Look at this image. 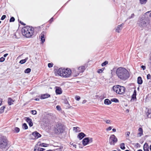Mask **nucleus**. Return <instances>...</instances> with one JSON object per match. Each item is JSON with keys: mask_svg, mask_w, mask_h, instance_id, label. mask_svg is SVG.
Here are the masks:
<instances>
[{"mask_svg": "<svg viewBox=\"0 0 151 151\" xmlns=\"http://www.w3.org/2000/svg\"><path fill=\"white\" fill-rule=\"evenodd\" d=\"M116 74L118 78L123 81L126 80L129 77L128 71L123 67L118 68L116 70Z\"/></svg>", "mask_w": 151, "mask_h": 151, "instance_id": "obj_1", "label": "nucleus"}, {"mask_svg": "<svg viewBox=\"0 0 151 151\" xmlns=\"http://www.w3.org/2000/svg\"><path fill=\"white\" fill-rule=\"evenodd\" d=\"M22 32L23 35L27 37H29L33 35L34 29L32 27L26 26L22 29Z\"/></svg>", "mask_w": 151, "mask_h": 151, "instance_id": "obj_2", "label": "nucleus"}, {"mask_svg": "<svg viewBox=\"0 0 151 151\" xmlns=\"http://www.w3.org/2000/svg\"><path fill=\"white\" fill-rule=\"evenodd\" d=\"M58 73L60 76L63 78H69L71 76L72 70L70 68L62 69L60 68L58 71Z\"/></svg>", "mask_w": 151, "mask_h": 151, "instance_id": "obj_3", "label": "nucleus"}, {"mask_svg": "<svg viewBox=\"0 0 151 151\" xmlns=\"http://www.w3.org/2000/svg\"><path fill=\"white\" fill-rule=\"evenodd\" d=\"M146 21L145 17H139L137 21V24L140 28L143 29L147 25V24Z\"/></svg>", "mask_w": 151, "mask_h": 151, "instance_id": "obj_4", "label": "nucleus"}, {"mask_svg": "<svg viewBox=\"0 0 151 151\" xmlns=\"http://www.w3.org/2000/svg\"><path fill=\"white\" fill-rule=\"evenodd\" d=\"M113 89L117 93L122 94L125 93V88L124 86L117 85L114 86L113 87Z\"/></svg>", "mask_w": 151, "mask_h": 151, "instance_id": "obj_5", "label": "nucleus"}, {"mask_svg": "<svg viewBox=\"0 0 151 151\" xmlns=\"http://www.w3.org/2000/svg\"><path fill=\"white\" fill-rule=\"evenodd\" d=\"M64 130L63 127L61 124H57L54 129V131L56 134H59Z\"/></svg>", "mask_w": 151, "mask_h": 151, "instance_id": "obj_6", "label": "nucleus"}, {"mask_svg": "<svg viewBox=\"0 0 151 151\" xmlns=\"http://www.w3.org/2000/svg\"><path fill=\"white\" fill-rule=\"evenodd\" d=\"M7 144L6 138L3 137L0 138V147L3 149L6 148Z\"/></svg>", "mask_w": 151, "mask_h": 151, "instance_id": "obj_7", "label": "nucleus"}, {"mask_svg": "<svg viewBox=\"0 0 151 151\" xmlns=\"http://www.w3.org/2000/svg\"><path fill=\"white\" fill-rule=\"evenodd\" d=\"M117 139L114 134H112L110 137L109 142L111 145H114L117 141Z\"/></svg>", "mask_w": 151, "mask_h": 151, "instance_id": "obj_8", "label": "nucleus"}, {"mask_svg": "<svg viewBox=\"0 0 151 151\" xmlns=\"http://www.w3.org/2000/svg\"><path fill=\"white\" fill-rule=\"evenodd\" d=\"M80 73L77 70V69L76 70L75 69H73L72 71L71 74L73 75V77H76L79 75Z\"/></svg>", "mask_w": 151, "mask_h": 151, "instance_id": "obj_9", "label": "nucleus"}, {"mask_svg": "<svg viewBox=\"0 0 151 151\" xmlns=\"http://www.w3.org/2000/svg\"><path fill=\"white\" fill-rule=\"evenodd\" d=\"M25 120L28 123L30 127H32L33 125V124L32 122V119L29 117H25Z\"/></svg>", "mask_w": 151, "mask_h": 151, "instance_id": "obj_10", "label": "nucleus"}, {"mask_svg": "<svg viewBox=\"0 0 151 151\" xmlns=\"http://www.w3.org/2000/svg\"><path fill=\"white\" fill-rule=\"evenodd\" d=\"M138 133L137 134V137H140L143 135V129L141 127H139L138 130Z\"/></svg>", "mask_w": 151, "mask_h": 151, "instance_id": "obj_11", "label": "nucleus"}, {"mask_svg": "<svg viewBox=\"0 0 151 151\" xmlns=\"http://www.w3.org/2000/svg\"><path fill=\"white\" fill-rule=\"evenodd\" d=\"M32 135L35 139H37L41 136V135L37 132H35L32 133Z\"/></svg>", "mask_w": 151, "mask_h": 151, "instance_id": "obj_12", "label": "nucleus"}, {"mask_svg": "<svg viewBox=\"0 0 151 151\" xmlns=\"http://www.w3.org/2000/svg\"><path fill=\"white\" fill-rule=\"evenodd\" d=\"M45 34V33L44 32H43L41 33V34L40 35L41 41L42 43H44L45 40V38L44 37V34Z\"/></svg>", "mask_w": 151, "mask_h": 151, "instance_id": "obj_13", "label": "nucleus"}, {"mask_svg": "<svg viewBox=\"0 0 151 151\" xmlns=\"http://www.w3.org/2000/svg\"><path fill=\"white\" fill-rule=\"evenodd\" d=\"M85 69V67L83 66H81L77 69V70L80 73L83 72Z\"/></svg>", "mask_w": 151, "mask_h": 151, "instance_id": "obj_14", "label": "nucleus"}, {"mask_svg": "<svg viewBox=\"0 0 151 151\" xmlns=\"http://www.w3.org/2000/svg\"><path fill=\"white\" fill-rule=\"evenodd\" d=\"M89 143L88 137L84 138L82 141V143L83 145L85 146Z\"/></svg>", "mask_w": 151, "mask_h": 151, "instance_id": "obj_15", "label": "nucleus"}, {"mask_svg": "<svg viewBox=\"0 0 151 151\" xmlns=\"http://www.w3.org/2000/svg\"><path fill=\"white\" fill-rule=\"evenodd\" d=\"M50 97V95L48 94H45L41 95L40 99H43L46 98H47L48 97Z\"/></svg>", "mask_w": 151, "mask_h": 151, "instance_id": "obj_16", "label": "nucleus"}, {"mask_svg": "<svg viewBox=\"0 0 151 151\" xmlns=\"http://www.w3.org/2000/svg\"><path fill=\"white\" fill-rule=\"evenodd\" d=\"M124 25V24H122L120 25H118L116 29V31L118 33L119 32L120 30H122V27Z\"/></svg>", "mask_w": 151, "mask_h": 151, "instance_id": "obj_17", "label": "nucleus"}, {"mask_svg": "<svg viewBox=\"0 0 151 151\" xmlns=\"http://www.w3.org/2000/svg\"><path fill=\"white\" fill-rule=\"evenodd\" d=\"M86 134L83 132H81L79 133L78 135V137L80 139H81L84 137L86 136Z\"/></svg>", "mask_w": 151, "mask_h": 151, "instance_id": "obj_18", "label": "nucleus"}, {"mask_svg": "<svg viewBox=\"0 0 151 151\" xmlns=\"http://www.w3.org/2000/svg\"><path fill=\"white\" fill-rule=\"evenodd\" d=\"M144 151H149V147L147 143H145L143 146Z\"/></svg>", "mask_w": 151, "mask_h": 151, "instance_id": "obj_19", "label": "nucleus"}, {"mask_svg": "<svg viewBox=\"0 0 151 151\" xmlns=\"http://www.w3.org/2000/svg\"><path fill=\"white\" fill-rule=\"evenodd\" d=\"M14 101L11 98H9L8 99V103L9 105H11L13 104Z\"/></svg>", "mask_w": 151, "mask_h": 151, "instance_id": "obj_20", "label": "nucleus"}, {"mask_svg": "<svg viewBox=\"0 0 151 151\" xmlns=\"http://www.w3.org/2000/svg\"><path fill=\"white\" fill-rule=\"evenodd\" d=\"M56 94H60L62 93V91L61 88H58L56 89L55 90Z\"/></svg>", "mask_w": 151, "mask_h": 151, "instance_id": "obj_21", "label": "nucleus"}, {"mask_svg": "<svg viewBox=\"0 0 151 151\" xmlns=\"http://www.w3.org/2000/svg\"><path fill=\"white\" fill-rule=\"evenodd\" d=\"M137 83L139 84H141L142 83V80L141 77H138L137 78Z\"/></svg>", "mask_w": 151, "mask_h": 151, "instance_id": "obj_22", "label": "nucleus"}, {"mask_svg": "<svg viewBox=\"0 0 151 151\" xmlns=\"http://www.w3.org/2000/svg\"><path fill=\"white\" fill-rule=\"evenodd\" d=\"M104 103L105 104L109 105L111 104V102L109 99H106L105 100Z\"/></svg>", "mask_w": 151, "mask_h": 151, "instance_id": "obj_23", "label": "nucleus"}, {"mask_svg": "<svg viewBox=\"0 0 151 151\" xmlns=\"http://www.w3.org/2000/svg\"><path fill=\"white\" fill-rule=\"evenodd\" d=\"M64 103L65 104L67 105V108H70V104H69L68 101L66 99H65L64 100Z\"/></svg>", "mask_w": 151, "mask_h": 151, "instance_id": "obj_24", "label": "nucleus"}, {"mask_svg": "<svg viewBox=\"0 0 151 151\" xmlns=\"http://www.w3.org/2000/svg\"><path fill=\"white\" fill-rule=\"evenodd\" d=\"M73 130L76 132H79L80 131L79 128L78 127H73Z\"/></svg>", "mask_w": 151, "mask_h": 151, "instance_id": "obj_25", "label": "nucleus"}, {"mask_svg": "<svg viewBox=\"0 0 151 151\" xmlns=\"http://www.w3.org/2000/svg\"><path fill=\"white\" fill-rule=\"evenodd\" d=\"M27 59L28 58H27L25 59L19 61V63L21 64H24L26 62Z\"/></svg>", "mask_w": 151, "mask_h": 151, "instance_id": "obj_26", "label": "nucleus"}, {"mask_svg": "<svg viewBox=\"0 0 151 151\" xmlns=\"http://www.w3.org/2000/svg\"><path fill=\"white\" fill-rule=\"evenodd\" d=\"M5 108V106H2L0 108V114L2 113L4 111V109Z\"/></svg>", "mask_w": 151, "mask_h": 151, "instance_id": "obj_27", "label": "nucleus"}, {"mask_svg": "<svg viewBox=\"0 0 151 151\" xmlns=\"http://www.w3.org/2000/svg\"><path fill=\"white\" fill-rule=\"evenodd\" d=\"M147 1V0H139V2L141 4H146Z\"/></svg>", "mask_w": 151, "mask_h": 151, "instance_id": "obj_28", "label": "nucleus"}, {"mask_svg": "<svg viewBox=\"0 0 151 151\" xmlns=\"http://www.w3.org/2000/svg\"><path fill=\"white\" fill-rule=\"evenodd\" d=\"M31 71V69L30 68H27L25 69L24 70V73H29Z\"/></svg>", "mask_w": 151, "mask_h": 151, "instance_id": "obj_29", "label": "nucleus"}, {"mask_svg": "<svg viewBox=\"0 0 151 151\" xmlns=\"http://www.w3.org/2000/svg\"><path fill=\"white\" fill-rule=\"evenodd\" d=\"M23 128L25 129H28V126L26 123H24L22 125Z\"/></svg>", "mask_w": 151, "mask_h": 151, "instance_id": "obj_30", "label": "nucleus"}, {"mask_svg": "<svg viewBox=\"0 0 151 151\" xmlns=\"http://www.w3.org/2000/svg\"><path fill=\"white\" fill-rule=\"evenodd\" d=\"M120 148L124 150L125 149L124 144V143H122L120 145Z\"/></svg>", "mask_w": 151, "mask_h": 151, "instance_id": "obj_31", "label": "nucleus"}, {"mask_svg": "<svg viewBox=\"0 0 151 151\" xmlns=\"http://www.w3.org/2000/svg\"><path fill=\"white\" fill-rule=\"evenodd\" d=\"M19 129L18 127H15L14 129V132L17 133L19 132Z\"/></svg>", "mask_w": 151, "mask_h": 151, "instance_id": "obj_32", "label": "nucleus"}, {"mask_svg": "<svg viewBox=\"0 0 151 151\" xmlns=\"http://www.w3.org/2000/svg\"><path fill=\"white\" fill-rule=\"evenodd\" d=\"M45 149L41 148H38L37 147V151H44Z\"/></svg>", "mask_w": 151, "mask_h": 151, "instance_id": "obj_33", "label": "nucleus"}, {"mask_svg": "<svg viewBox=\"0 0 151 151\" xmlns=\"http://www.w3.org/2000/svg\"><path fill=\"white\" fill-rule=\"evenodd\" d=\"M111 101L112 102H114L116 103L118 102H119L118 100L116 98L112 99H111Z\"/></svg>", "mask_w": 151, "mask_h": 151, "instance_id": "obj_34", "label": "nucleus"}, {"mask_svg": "<svg viewBox=\"0 0 151 151\" xmlns=\"http://www.w3.org/2000/svg\"><path fill=\"white\" fill-rule=\"evenodd\" d=\"M108 61H106L101 64L102 66H104L108 63Z\"/></svg>", "mask_w": 151, "mask_h": 151, "instance_id": "obj_35", "label": "nucleus"}, {"mask_svg": "<svg viewBox=\"0 0 151 151\" xmlns=\"http://www.w3.org/2000/svg\"><path fill=\"white\" fill-rule=\"evenodd\" d=\"M15 21V19L13 17H11L10 19V22H14Z\"/></svg>", "mask_w": 151, "mask_h": 151, "instance_id": "obj_36", "label": "nucleus"}, {"mask_svg": "<svg viewBox=\"0 0 151 151\" xmlns=\"http://www.w3.org/2000/svg\"><path fill=\"white\" fill-rule=\"evenodd\" d=\"M56 108L58 111H60L61 110V108L60 106L59 105H58L56 106Z\"/></svg>", "mask_w": 151, "mask_h": 151, "instance_id": "obj_37", "label": "nucleus"}, {"mask_svg": "<svg viewBox=\"0 0 151 151\" xmlns=\"http://www.w3.org/2000/svg\"><path fill=\"white\" fill-rule=\"evenodd\" d=\"M31 111V113L33 115H35L37 114V111L35 110H32Z\"/></svg>", "mask_w": 151, "mask_h": 151, "instance_id": "obj_38", "label": "nucleus"}, {"mask_svg": "<svg viewBox=\"0 0 151 151\" xmlns=\"http://www.w3.org/2000/svg\"><path fill=\"white\" fill-rule=\"evenodd\" d=\"M53 64L52 63H49L48 64V67L49 68L52 67L53 66Z\"/></svg>", "mask_w": 151, "mask_h": 151, "instance_id": "obj_39", "label": "nucleus"}, {"mask_svg": "<svg viewBox=\"0 0 151 151\" xmlns=\"http://www.w3.org/2000/svg\"><path fill=\"white\" fill-rule=\"evenodd\" d=\"M6 16L5 15H3L2 16L1 19L2 20H3L6 18Z\"/></svg>", "mask_w": 151, "mask_h": 151, "instance_id": "obj_40", "label": "nucleus"}, {"mask_svg": "<svg viewBox=\"0 0 151 151\" xmlns=\"http://www.w3.org/2000/svg\"><path fill=\"white\" fill-rule=\"evenodd\" d=\"M75 99L77 101H79L80 99V97L79 96H76L75 97Z\"/></svg>", "mask_w": 151, "mask_h": 151, "instance_id": "obj_41", "label": "nucleus"}, {"mask_svg": "<svg viewBox=\"0 0 151 151\" xmlns=\"http://www.w3.org/2000/svg\"><path fill=\"white\" fill-rule=\"evenodd\" d=\"M5 60V58L4 57H1L0 58V62H3Z\"/></svg>", "mask_w": 151, "mask_h": 151, "instance_id": "obj_42", "label": "nucleus"}, {"mask_svg": "<svg viewBox=\"0 0 151 151\" xmlns=\"http://www.w3.org/2000/svg\"><path fill=\"white\" fill-rule=\"evenodd\" d=\"M103 70L104 69H99L98 71L97 72L98 73H101L102 72Z\"/></svg>", "mask_w": 151, "mask_h": 151, "instance_id": "obj_43", "label": "nucleus"}, {"mask_svg": "<svg viewBox=\"0 0 151 151\" xmlns=\"http://www.w3.org/2000/svg\"><path fill=\"white\" fill-rule=\"evenodd\" d=\"M105 122L107 124H111V121L109 120H107L105 121Z\"/></svg>", "mask_w": 151, "mask_h": 151, "instance_id": "obj_44", "label": "nucleus"}, {"mask_svg": "<svg viewBox=\"0 0 151 151\" xmlns=\"http://www.w3.org/2000/svg\"><path fill=\"white\" fill-rule=\"evenodd\" d=\"M88 140L89 141V143H91L92 142L93 139L92 138H88Z\"/></svg>", "mask_w": 151, "mask_h": 151, "instance_id": "obj_45", "label": "nucleus"}, {"mask_svg": "<svg viewBox=\"0 0 151 151\" xmlns=\"http://www.w3.org/2000/svg\"><path fill=\"white\" fill-rule=\"evenodd\" d=\"M134 14H132L131 15V16L129 17V19H131V18H133L134 17Z\"/></svg>", "mask_w": 151, "mask_h": 151, "instance_id": "obj_46", "label": "nucleus"}, {"mask_svg": "<svg viewBox=\"0 0 151 151\" xmlns=\"http://www.w3.org/2000/svg\"><path fill=\"white\" fill-rule=\"evenodd\" d=\"M112 128L111 127H109L108 128L106 129V130L107 131H110L111 130Z\"/></svg>", "mask_w": 151, "mask_h": 151, "instance_id": "obj_47", "label": "nucleus"}, {"mask_svg": "<svg viewBox=\"0 0 151 151\" xmlns=\"http://www.w3.org/2000/svg\"><path fill=\"white\" fill-rule=\"evenodd\" d=\"M136 95L133 94L132 96V99H136Z\"/></svg>", "mask_w": 151, "mask_h": 151, "instance_id": "obj_48", "label": "nucleus"}, {"mask_svg": "<svg viewBox=\"0 0 151 151\" xmlns=\"http://www.w3.org/2000/svg\"><path fill=\"white\" fill-rule=\"evenodd\" d=\"M151 76L150 74H148L147 76V79H150V78Z\"/></svg>", "mask_w": 151, "mask_h": 151, "instance_id": "obj_49", "label": "nucleus"}, {"mask_svg": "<svg viewBox=\"0 0 151 151\" xmlns=\"http://www.w3.org/2000/svg\"><path fill=\"white\" fill-rule=\"evenodd\" d=\"M141 68L143 69V70H145L146 68L145 66L143 65L141 66Z\"/></svg>", "mask_w": 151, "mask_h": 151, "instance_id": "obj_50", "label": "nucleus"}, {"mask_svg": "<svg viewBox=\"0 0 151 151\" xmlns=\"http://www.w3.org/2000/svg\"><path fill=\"white\" fill-rule=\"evenodd\" d=\"M63 146H60L59 147V148L57 149V150H62L63 149Z\"/></svg>", "mask_w": 151, "mask_h": 151, "instance_id": "obj_51", "label": "nucleus"}, {"mask_svg": "<svg viewBox=\"0 0 151 151\" xmlns=\"http://www.w3.org/2000/svg\"><path fill=\"white\" fill-rule=\"evenodd\" d=\"M133 94L136 95H137V91H136V90H134V92H133Z\"/></svg>", "mask_w": 151, "mask_h": 151, "instance_id": "obj_52", "label": "nucleus"}, {"mask_svg": "<svg viewBox=\"0 0 151 151\" xmlns=\"http://www.w3.org/2000/svg\"><path fill=\"white\" fill-rule=\"evenodd\" d=\"M45 145H46V144L44 143H42V144H41L40 145V146H41L43 147H46V146H45Z\"/></svg>", "mask_w": 151, "mask_h": 151, "instance_id": "obj_53", "label": "nucleus"}, {"mask_svg": "<svg viewBox=\"0 0 151 151\" xmlns=\"http://www.w3.org/2000/svg\"><path fill=\"white\" fill-rule=\"evenodd\" d=\"M2 99L0 98V106L2 105Z\"/></svg>", "mask_w": 151, "mask_h": 151, "instance_id": "obj_54", "label": "nucleus"}, {"mask_svg": "<svg viewBox=\"0 0 151 151\" xmlns=\"http://www.w3.org/2000/svg\"><path fill=\"white\" fill-rule=\"evenodd\" d=\"M19 22L22 25H25V24L21 21H20Z\"/></svg>", "mask_w": 151, "mask_h": 151, "instance_id": "obj_55", "label": "nucleus"}, {"mask_svg": "<svg viewBox=\"0 0 151 151\" xmlns=\"http://www.w3.org/2000/svg\"><path fill=\"white\" fill-rule=\"evenodd\" d=\"M140 145L139 144L137 143L135 144V146L136 147H138Z\"/></svg>", "mask_w": 151, "mask_h": 151, "instance_id": "obj_56", "label": "nucleus"}, {"mask_svg": "<svg viewBox=\"0 0 151 151\" xmlns=\"http://www.w3.org/2000/svg\"><path fill=\"white\" fill-rule=\"evenodd\" d=\"M53 21V18L52 17L50 20V22H52Z\"/></svg>", "mask_w": 151, "mask_h": 151, "instance_id": "obj_57", "label": "nucleus"}, {"mask_svg": "<svg viewBox=\"0 0 151 151\" xmlns=\"http://www.w3.org/2000/svg\"><path fill=\"white\" fill-rule=\"evenodd\" d=\"M8 55V53H6L4 55V57H6Z\"/></svg>", "mask_w": 151, "mask_h": 151, "instance_id": "obj_58", "label": "nucleus"}, {"mask_svg": "<svg viewBox=\"0 0 151 151\" xmlns=\"http://www.w3.org/2000/svg\"><path fill=\"white\" fill-rule=\"evenodd\" d=\"M35 100L36 101H38L40 100L39 99V98H36L35 99Z\"/></svg>", "mask_w": 151, "mask_h": 151, "instance_id": "obj_59", "label": "nucleus"}, {"mask_svg": "<svg viewBox=\"0 0 151 151\" xmlns=\"http://www.w3.org/2000/svg\"><path fill=\"white\" fill-rule=\"evenodd\" d=\"M112 131L114 132H115L116 131V129H112Z\"/></svg>", "mask_w": 151, "mask_h": 151, "instance_id": "obj_60", "label": "nucleus"}, {"mask_svg": "<svg viewBox=\"0 0 151 151\" xmlns=\"http://www.w3.org/2000/svg\"><path fill=\"white\" fill-rule=\"evenodd\" d=\"M86 101L85 100H83V102H82V103L84 104V103H85L86 102Z\"/></svg>", "mask_w": 151, "mask_h": 151, "instance_id": "obj_61", "label": "nucleus"}, {"mask_svg": "<svg viewBox=\"0 0 151 151\" xmlns=\"http://www.w3.org/2000/svg\"><path fill=\"white\" fill-rule=\"evenodd\" d=\"M130 134V133L129 132H127V135L129 136Z\"/></svg>", "mask_w": 151, "mask_h": 151, "instance_id": "obj_62", "label": "nucleus"}, {"mask_svg": "<svg viewBox=\"0 0 151 151\" xmlns=\"http://www.w3.org/2000/svg\"><path fill=\"white\" fill-rule=\"evenodd\" d=\"M73 146L75 147V148H76V145L75 144H74L73 145Z\"/></svg>", "mask_w": 151, "mask_h": 151, "instance_id": "obj_63", "label": "nucleus"}, {"mask_svg": "<svg viewBox=\"0 0 151 151\" xmlns=\"http://www.w3.org/2000/svg\"><path fill=\"white\" fill-rule=\"evenodd\" d=\"M150 147V151H151V145H150V147Z\"/></svg>", "mask_w": 151, "mask_h": 151, "instance_id": "obj_64", "label": "nucleus"}]
</instances>
